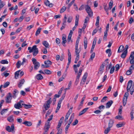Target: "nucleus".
Segmentation results:
<instances>
[{
	"label": "nucleus",
	"instance_id": "nucleus-57",
	"mask_svg": "<svg viewBox=\"0 0 134 134\" xmlns=\"http://www.w3.org/2000/svg\"><path fill=\"white\" fill-rule=\"evenodd\" d=\"M72 19V17L71 16H69L67 22L68 23H70Z\"/></svg>",
	"mask_w": 134,
	"mask_h": 134
},
{
	"label": "nucleus",
	"instance_id": "nucleus-11",
	"mask_svg": "<svg viewBox=\"0 0 134 134\" xmlns=\"http://www.w3.org/2000/svg\"><path fill=\"white\" fill-rule=\"evenodd\" d=\"M64 35L63 34V37H62V40L63 41L62 42V43L64 46H65V44L67 41L66 39V36L65 35H64Z\"/></svg>",
	"mask_w": 134,
	"mask_h": 134
},
{
	"label": "nucleus",
	"instance_id": "nucleus-40",
	"mask_svg": "<svg viewBox=\"0 0 134 134\" xmlns=\"http://www.w3.org/2000/svg\"><path fill=\"white\" fill-rule=\"evenodd\" d=\"M127 98H125V97H123V105L125 106L126 105L127 102Z\"/></svg>",
	"mask_w": 134,
	"mask_h": 134
},
{
	"label": "nucleus",
	"instance_id": "nucleus-53",
	"mask_svg": "<svg viewBox=\"0 0 134 134\" xmlns=\"http://www.w3.org/2000/svg\"><path fill=\"white\" fill-rule=\"evenodd\" d=\"M41 29V28H39L37 30L36 33L35 35L36 36H37L40 33Z\"/></svg>",
	"mask_w": 134,
	"mask_h": 134
},
{
	"label": "nucleus",
	"instance_id": "nucleus-5",
	"mask_svg": "<svg viewBox=\"0 0 134 134\" xmlns=\"http://www.w3.org/2000/svg\"><path fill=\"white\" fill-rule=\"evenodd\" d=\"M130 60V63L131 64L134 63V52H132L130 54L129 58Z\"/></svg>",
	"mask_w": 134,
	"mask_h": 134
},
{
	"label": "nucleus",
	"instance_id": "nucleus-31",
	"mask_svg": "<svg viewBox=\"0 0 134 134\" xmlns=\"http://www.w3.org/2000/svg\"><path fill=\"white\" fill-rule=\"evenodd\" d=\"M127 53V51H124V52L121 55V57L123 58H124L125 57Z\"/></svg>",
	"mask_w": 134,
	"mask_h": 134
},
{
	"label": "nucleus",
	"instance_id": "nucleus-2",
	"mask_svg": "<svg viewBox=\"0 0 134 134\" xmlns=\"http://www.w3.org/2000/svg\"><path fill=\"white\" fill-rule=\"evenodd\" d=\"M53 116V115L49 116V118L48 119L47 122L45 124V125L44 127V128L49 129L50 126V122L52 119Z\"/></svg>",
	"mask_w": 134,
	"mask_h": 134
},
{
	"label": "nucleus",
	"instance_id": "nucleus-14",
	"mask_svg": "<svg viewBox=\"0 0 134 134\" xmlns=\"http://www.w3.org/2000/svg\"><path fill=\"white\" fill-rule=\"evenodd\" d=\"M42 44L46 48H49L50 46L48 43L46 41H44L42 42Z\"/></svg>",
	"mask_w": 134,
	"mask_h": 134
},
{
	"label": "nucleus",
	"instance_id": "nucleus-27",
	"mask_svg": "<svg viewBox=\"0 0 134 134\" xmlns=\"http://www.w3.org/2000/svg\"><path fill=\"white\" fill-rule=\"evenodd\" d=\"M79 19V16L78 15H76V19L75 23V26H76L78 25V21Z\"/></svg>",
	"mask_w": 134,
	"mask_h": 134
},
{
	"label": "nucleus",
	"instance_id": "nucleus-25",
	"mask_svg": "<svg viewBox=\"0 0 134 134\" xmlns=\"http://www.w3.org/2000/svg\"><path fill=\"white\" fill-rule=\"evenodd\" d=\"M25 80L24 79H23L20 81L19 83L18 84V87L19 88H20L22 85L24 84Z\"/></svg>",
	"mask_w": 134,
	"mask_h": 134
},
{
	"label": "nucleus",
	"instance_id": "nucleus-9",
	"mask_svg": "<svg viewBox=\"0 0 134 134\" xmlns=\"http://www.w3.org/2000/svg\"><path fill=\"white\" fill-rule=\"evenodd\" d=\"M50 103H48V102H46V103L44 104L43 105V107L45 109V110H46L48 109L50 107Z\"/></svg>",
	"mask_w": 134,
	"mask_h": 134
},
{
	"label": "nucleus",
	"instance_id": "nucleus-33",
	"mask_svg": "<svg viewBox=\"0 0 134 134\" xmlns=\"http://www.w3.org/2000/svg\"><path fill=\"white\" fill-rule=\"evenodd\" d=\"M124 48V47L122 45H121L120 47H119L118 51V53H120L121 52L123 49Z\"/></svg>",
	"mask_w": 134,
	"mask_h": 134
},
{
	"label": "nucleus",
	"instance_id": "nucleus-38",
	"mask_svg": "<svg viewBox=\"0 0 134 134\" xmlns=\"http://www.w3.org/2000/svg\"><path fill=\"white\" fill-rule=\"evenodd\" d=\"M80 76L77 75L76 81L75 82V84L76 85H77L78 83Z\"/></svg>",
	"mask_w": 134,
	"mask_h": 134
},
{
	"label": "nucleus",
	"instance_id": "nucleus-13",
	"mask_svg": "<svg viewBox=\"0 0 134 134\" xmlns=\"http://www.w3.org/2000/svg\"><path fill=\"white\" fill-rule=\"evenodd\" d=\"M113 103L112 100H110L106 104V107L107 108H109L111 106Z\"/></svg>",
	"mask_w": 134,
	"mask_h": 134
},
{
	"label": "nucleus",
	"instance_id": "nucleus-19",
	"mask_svg": "<svg viewBox=\"0 0 134 134\" xmlns=\"http://www.w3.org/2000/svg\"><path fill=\"white\" fill-rule=\"evenodd\" d=\"M105 65V63H103L100 66L99 70V72H100L101 74H102L103 72V70L104 69Z\"/></svg>",
	"mask_w": 134,
	"mask_h": 134
},
{
	"label": "nucleus",
	"instance_id": "nucleus-46",
	"mask_svg": "<svg viewBox=\"0 0 134 134\" xmlns=\"http://www.w3.org/2000/svg\"><path fill=\"white\" fill-rule=\"evenodd\" d=\"M21 65V62L20 61H18L16 63V67L17 68H19Z\"/></svg>",
	"mask_w": 134,
	"mask_h": 134
},
{
	"label": "nucleus",
	"instance_id": "nucleus-32",
	"mask_svg": "<svg viewBox=\"0 0 134 134\" xmlns=\"http://www.w3.org/2000/svg\"><path fill=\"white\" fill-rule=\"evenodd\" d=\"M106 52L107 53H108V56L109 57L111 55V52L110 49H108L106 51Z\"/></svg>",
	"mask_w": 134,
	"mask_h": 134
},
{
	"label": "nucleus",
	"instance_id": "nucleus-64",
	"mask_svg": "<svg viewBox=\"0 0 134 134\" xmlns=\"http://www.w3.org/2000/svg\"><path fill=\"white\" fill-rule=\"evenodd\" d=\"M44 3L45 5L47 6H48L50 2L48 0H45L44 2Z\"/></svg>",
	"mask_w": 134,
	"mask_h": 134
},
{
	"label": "nucleus",
	"instance_id": "nucleus-26",
	"mask_svg": "<svg viewBox=\"0 0 134 134\" xmlns=\"http://www.w3.org/2000/svg\"><path fill=\"white\" fill-rule=\"evenodd\" d=\"M107 31L108 30L107 29L104 32V35L103 37V40L104 41H106V38L107 35Z\"/></svg>",
	"mask_w": 134,
	"mask_h": 134
},
{
	"label": "nucleus",
	"instance_id": "nucleus-61",
	"mask_svg": "<svg viewBox=\"0 0 134 134\" xmlns=\"http://www.w3.org/2000/svg\"><path fill=\"white\" fill-rule=\"evenodd\" d=\"M44 132H43V134H47L48 131L49 129L46 128H44Z\"/></svg>",
	"mask_w": 134,
	"mask_h": 134
},
{
	"label": "nucleus",
	"instance_id": "nucleus-35",
	"mask_svg": "<svg viewBox=\"0 0 134 134\" xmlns=\"http://www.w3.org/2000/svg\"><path fill=\"white\" fill-rule=\"evenodd\" d=\"M20 72V71L19 70L16 72L15 73V77L16 79H17L18 78V76L19 75V73Z\"/></svg>",
	"mask_w": 134,
	"mask_h": 134
},
{
	"label": "nucleus",
	"instance_id": "nucleus-28",
	"mask_svg": "<svg viewBox=\"0 0 134 134\" xmlns=\"http://www.w3.org/2000/svg\"><path fill=\"white\" fill-rule=\"evenodd\" d=\"M74 114H72L71 115V116L69 120V123L68 124H70L72 122L73 119L74 118Z\"/></svg>",
	"mask_w": 134,
	"mask_h": 134
},
{
	"label": "nucleus",
	"instance_id": "nucleus-18",
	"mask_svg": "<svg viewBox=\"0 0 134 134\" xmlns=\"http://www.w3.org/2000/svg\"><path fill=\"white\" fill-rule=\"evenodd\" d=\"M14 107L16 109H19L22 107V106L18 102L16 104H15L14 105Z\"/></svg>",
	"mask_w": 134,
	"mask_h": 134
},
{
	"label": "nucleus",
	"instance_id": "nucleus-34",
	"mask_svg": "<svg viewBox=\"0 0 134 134\" xmlns=\"http://www.w3.org/2000/svg\"><path fill=\"white\" fill-rule=\"evenodd\" d=\"M85 38H86V40L85 39L84 42V47L85 49H86L87 47V41L86 40V37H85Z\"/></svg>",
	"mask_w": 134,
	"mask_h": 134
},
{
	"label": "nucleus",
	"instance_id": "nucleus-42",
	"mask_svg": "<svg viewBox=\"0 0 134 134\" xmlns=\"http://www.w3.org/2000/svg\"><path fill=\"white\" fill-rule=\"evenodd\" d=\"M115 119H119V120L123 119V118L122 116L120 115H119L116 116L115 117Z\"/></svg>",
	"mask_w": 134,
	"mask_h": 134
},
{
	"label": "nucleus",
	"instance_id": "nucleus-62",
	"mask_svg": "<svg viewBox=\"0 0 134 134\" xmlns=\"http://www.w3.org/2000/svg\"><path fill=\"white\" fill-rule=\"evenodd\" d=\"M95 56V53H93L91 55V57L90 58V59H91L92 60L93 59Z\"/></svg>",
	"mask_w": 134,
	"mask_h": 134
},
{
	"label": "nucleus",
	"instance_id": "nucleus-21",
	"mask_svg": "<svg viewBox=\"0 0 134 134\" xmlns=\"http://www.w3.org/2000/svg\"><path fill=\"white\" fill-rule=\"evenodd\" d=\"M88 109V108H86L83 109L80 112L79 114V116H80L83 114L87 111Z\"/></svg>",
	"mask_w": 134,
	"mask_h": 134
},
{
	"label": "nucleus",
	"instance_id": "nucleus-24",
	"mask_svg": "<svg viewBox=\"0 0 134 134\" xmlns=\"http://www.w3.org/2000/svg\"><path fill=\"white\" fill-rule=\"evenodd\" d=\"M23 124H24L25 126H30L32 125V123L30 121H25L23 123Z\"/></svg>",
	"mask_w": 134,
	"mask_h": 134
},
{
	"label": "nucleus",
	"instance_id": "nucleus-56",
	"mask_svg": "<svg viewBox=\"0 0 134 134\" xmlns=\"http://www.w3.org/2000/svg\"><path fill=\"white\" fill-rule=\"evenodd\" d=\"M85 95L84 97H83L82 98V100H81V102H80V106H82V104H83V102L84 100L85 99Z\"/></svg>",
	"mask_w": 134,
	"mask_h": 134
},
{
	"label": "nucleus",
	"instance_id": "nucleus-50",
	"mask_svg": "<svg viewBox=\"0 0 134 134\" xmlns=\"http://www.w3.org/2000/svg\"><path fill=\"white\" fill-rule=\"evenodd\" d=\"M124 125V124L122 123H121L116 124V126L117 128H119L123 126Z\"/></svg>",
	"mask_w": 134,
	"mask_h": 134
},
{
	"label": "nucleus",
	"instance_id": "nucleus-49",
	"mask_svg": "<svg viewBox=\"0 0 134 134\" xmlns=\"http://www.w3.org/2000/svg\"><path fill=\"white\" fill-rule=\"evenodd\" d=\"M66 8L65 6H63L60 9V13H62L64 12L66 9Z\"/></svg>",
	"mask_w": 134,
	"mask_h": 134
},
{
	"label": "nucleus",
	"instance_id": "nucleus-63",
	"mask_svg": "<svg viewBox=\"0 0 134 134\" xmlns=\"http://www.w3.org/2000/svg\"><path fill=\"white\" fill-rule=\"evenodd\" d=\"M132 73V71L130 70H128L126 72V74L128 75H131Z\"/></svg>",
	"mask_w": 134,
	"mask_h": 134
},
{
	"label": "nucleus",
	"instance_id": "nucleus-23",
	"mask_svg": "<svg viewBox=\"0 0 134 134\" xmlns=\"http://www.w3.org/2000/svg\"><path fill=\"white\" fill-rule=\"evenodd\" d=\"M132 81L131 80H130L128 82L127 88L130 89L132 86Z\"/></svg>",
	"mask_w": 134,
	"mask_h": 134
},
{
	"label": "nucleus",
	"instance_id": "nucleus-48",
	"mask_svg": "<svg viewBox=\"0 0 134 134\" xmlns=\"http://www.w3.org/2000/svg\"><path fill=\"white\" fill-rule=\"evenodd\" d=\"M8 109H3L1 111V114L2 115H3L4 114V113L5 112H6L8 110Z\"/></svg>",
	"mask_w": 134,
	"mask_h": 134
},
{
	"label": "nucleus",
	"instance_id": "nucleus-30",
	"mask_svg": "<svg viewBox=\"0 0 134 134\" xmlns=\"http://www.w3.org/2000/svg\"><path fill=\"white\" fill-rule=\"evenodd\" d=\"M36 79L38 80H41L43 78L42 76L40 74H37L36 76Z\"/></svg>",
	"mask_w": 134,
	"mask_h": 134
},
{
	"label": "nucleus",
	"instance_id": "nucleus-60",
	"mask_svg": "<svg viewBox=\"0 0 134 134\" xmlns=\"http://www.w3.org/2000/svg\"><path fill=\"white\" fill-rule=\"evenodd\" d=\"M107 96L104 97L101 100V102H104L107 100Z\"/></svg>",
	"mask_w": 134,
	"mask_h": 134
},
{
	"label": "nucleus",
	"instance_id": "nucleus-36",
	"mask_svg": "<svg viewBox=\"0 0 134 134\" xmlns=\"http://www.w3.org/2000/svg\"><path fill=\"white\" fill-rule=\"evenodd\" d=\"M110 128L109 127L107 128L104 130V133L105 134H107L110 131Z\"/></svg>",
	"mask_w": 134,
	"mask_h": 134
},
{
	"label": "nucleus",
	"instance_id": "nucleus-55",
	"mask_svg": "<svg viewBox=\"0 0 134 134\" xmlns=\"http://www.w3.org/2000/svg\"><path fill=\"white\" fill-rule=\"evenodd\" d=\"M72 107H71L70 108V109H69V110L68 111L66 115H68L69 116H70V114H71V112L72 111Z\"/></svg>",
	"mask_w": 134,
	"mask_h": 134
},
{
	"label": "nucleus",
	"instance_id": "nucleus-7",
	"mask_svg": "<svg viewBox=\"0 0 134 134\" xmlns=\"http://www.w3.org/2000/svg\"><path fill=\"white\" fill-rule=\"evenodd\" d=\"M68 63L67 65V66H69L71 62V54L70 53V52L69 49H68Z\"/></svg>",
	"mask_w": 134,
	"mask_h": 134
},
{
	"label": "nucleus",
	"instance_id": "nucleus-17",
	"mask_svg": "<svg viewBox=\"0 0 134 134\" xmlns=\"http://www.w3.org/2000/svg\"><path fill=\"white\" fill-rule=\"evenodd\" d=\"M114 121L112 119H110L109 121V122L108 124V127L110 128H111L113 125L114 124Z\"/></svg>",
	"mask_w": 134,
	"mask_h": 134
},
{
	"label": "nucleus",
	"instance_id": "nucleus-6",
	"mask_svg": "<svg viewBox=\"0 0 134 134\" xmlns=\"http://www.w3.org/2000/svg\"><path fill=\"white\" fill-rule=\"evenodd\" d=\"M28 49L29 50V52L31 53L34 51H36L38 50V49L37 48L36 45L33 46L31 48V47H29L28 48Z\"/></svg>",
	"mask_w": 134,
	"mask_h": 134
},
{
	"label": "nucleus",
	"instance_id": "nucleus-41",
	"mask_svg": "<svg viewBox=\"0 0 134 134\" xmlns=\"http://www.w3.org/2000/svg\"><path fill=\"white\" fill-rule=\"evenodd\" d=\"M44 72L45 74H47L49 75L51 73V71L48 70H44Z\"/></svg>",
	"mask_w": 134,
	"mask_h": 134
},
{
	"label": "nucleus",
	"instance_id": "nucleus-12",
	"mask_svg": "<svg viewBox=\"0 0 134 134\" xmlns=\"http://www.w3.org/2000/svg\"><path fill=\"white\" fill-rule=\"evenodd\" d=\"M45 64H46L45 67L47 68L49 67V66L52 64V62L49 60L45 61L44 62Z\"/></svg>",
	"mask_w": 134,
	"mask_h": 134
},
{
	"label": "nucleus",
	"instance_id": "nucleus-51",
	"mask_svg": "<svg viewBox=\"0 0 134 134\" xmlns=\"http://www.w3.org/2000/svg\"><path fill=\"white\" fill-rule=\"evenodd\" d=\"M0 63L2 64H8V62L7 60H3L1 61Z\"/></svg>",
	"mask_w": 134,
	"mask_h": 134
},
{
	"label": "nucleus",
	"instance_id": "nucleus-16",
	"mask_svg": "<svg viewBox=\"0 0 134 134\" xmlns=\"http://www.w3.org/2000/svg\"><path fill=\"white\" fill-rule=\"evenodd\" d=\"M62 101H60V100H59L58 103L57 107L56 108L55 112L56 113H57L58 111L59 110V109L60 108L61 106V103Z\"/></svg>",
	"mask_w": 134,
	"mask_h": 134
},
{
	"label": "nucleus",
	"instance_id": "nucleus-47",
	"mask_svg": "<svg viewBox=\"0 0 134 134\" xmlns=\"http://www.w3.org/2000/svg\"><path fill=\"white\" fill-rule=\"evenodd\" d=\"M18 8V6L17 5H15V7H12L11 8H9V9L10 11H12L13 10L17 9Z\"/></svg>",
	"mask_w": 134,
	"mask_h": 134
},
{
	"label": "nucleus",
	"instance_id": "nucleus-59",
	"mask_svg": "<svg viewBox=\"0 0 134 134\" xmlns=\"http://www.w3.org/2000/svg\"><path fill=\"white\" fill-rule=\"evenodd\" d=\"M78 122V121L77 119H76L75 121L72 123V125L73 126H75L77 124Z\"/></svg>",
	"mask_w": 134,
	"mask_h": 134
},
{
	"label": "nucleus",
	"instance_id": "nucleus-39",
	"mask_svg": "<svg viewBox=\"0 0 134 134\" xmlns=\"http://www.w3.org/2000/svg\"><path fill=\"white\" fill-rule=\"evenodd\" d=\"M82 71V68H80L79 69V72L77 74V75L80 76L81 74Z\"/></svg>",
	"mask_w": 134,
	"mask_h": 134
},
{
	"label": "nucleus",
	"instance_id": "nucleus-22",
	"mask_svg": "<svg viewBox=\"0 0 134 134\" xmlns=\"http://www.w3.org/2000/svg\"><path fill=\"white\" fill-rule=\"evenodd\" d=\"M34 64V69L35 70L37 69L40 66V64L39 62H37L36 63Z\"/></svg>",
	"mask_w": 134,
	"mask_h": 134
},
{
	"label": "nucleus",
	"instance_id": "nucleus-20",
	"mask_svg": "<svg viewBox=\"0 0 134 134\" xmlns=\"http://www.w3.org/2000/svg\"><path fill=\"white\" fill-rule=\"evenodd\" d=\"M7 120L10 122H13L14 120V119L13 118V116L11 115L8 117L7 118Z\"/></svg>",
	"mask_w": 134,
	"mask_h": 134
},
{
	"label": "nucleus",
	"instance_id": "nucleus-29",
	"mask_svg": "<svg viewBox=\"0 0 134 134\" xmlns=\"http://www.w3.org/2000/svg\"><path fill=\"white\" fill-rule=\"evenodd\" d=\"M19 92L18 90H16V89H14V91L13 92V97L15 98L16 96V94L18 93Z\"/></svg>",
	"mask_w": 134,
	"mask_h": 134
},
{
	"label": "nucleus",
	"instance_id": "nucleus-8",
	"mask_svg": "<svg viewBox=\"0 0 134 134\" xmlns=\"http://www.w3.org/2000/svg\"><path fill=\"white\" fill-rule=\"evenodd\" d=\"M79 40H80V37H78L77 40L76 41V44H75V52H78L79 51H80L78 49V45L79 44Z\"/></svg>",
	"mask_w": 134,
	"mask_h": 134
},
{
	"label": "nucleus",
	"instance_id": "nucleus-1",
	"mask_svg": "<svg viewBox=\"0 0 134 134\" xmlns=\"http://www.w3.org/2000/svg\"><path fill=\"white\" fill-rule=\"evenodd\" d=\"M85 9L88 16L90 17H92L93 15V13L90 7L88 5H86Z\"/></svg>",
	"mask_w": 134,
	"mask_h": 134
},
{
	"label": "nucleus",
	"instance_id": "nucleus-15",
	"mask_svg": "<svg viewBox=\"0 0 134 134\" xmlns=\"http://www.w3.org/2000/svg\"><path fill=\"white\" fill-rule=\"evenodd\" d=\"M72 34L73 32L71 30H70V32L68 36L67 39V41L69 42L71 39V37L72 36Z\"/></svg>",
	"mask_w": 134,
	"mask_h": 134
},
{
	"label": "nucleus",
	"instance_id": "nucleus-54",
	"mask_svg": "<svg viewBox=\"0 0 134 134\" xmlns=\"http://www.w3.org/2000/svg\"><path fill=\"white\" fill-rule=\"evenodd\" d=\"M81 63V61L80 60L79 61V62H78V64L77 65H75V64L74 65H73V66H75V67H76V68L79 67Z\"/></svg>",
	"mask_w": 134,
	"mask_h": 134
},
{
	"label": "nucleus",
	"instance_id": "nucleus-52",
	"mask_svg": "<svg viewBox=\"0 0 134 134\" xmlns=\"http://www.w3.org/2000/svg\"><path fill=\"white\" fill-rule=\"evenodd\" d=\"M67 18L66 17V14H65L64 15V18L63 20V25H64L66 23V21Z\"/></svg>",
	"mask_w": 134,
	"mask_h": 134
},
{
	"label": "nucleus",
	"instance_id": "nucleus-10",
	"mask_svg": "<svg viewBox=\"0 0 134 134\" xmlns=\"http://www.w3.org/2000/svg\"><path fill=\"white\" fill-rule=\"evenodd\" d=\"M80 51H79L78 52H75L76 55V57L75 58V61L74 62V63H77V61L79 59V53H80Z\"/></svg>",
	"mask_w": 134,
	"mask_h": 134
},
{
	"label": "nucleus",
	"instance_id": "nucleus-45",
	"mask_svg": "<svg viewBox=\"0 0 134 134\" xmlns=\"http://www.w3.org/2000/svg\"><path fill=\"white\" fill-rule=\"evenodd\" d=\"M70 125V124H68L66 126L65 129V133H67V131L68 130L69 128V127Z\"/></svg>",
	"mask_w": 134,
	"mask_h": 134
},
{
	"label": "nucleus",
	"instance_id": "nucleus-3",
	"mask_svg": "<svg viewBox=\"0 0 134 134\" xmlns=\"http://www.w3.org/2000/svg\"><path fill=\"white\" fill-rule=\"evenodd\" d=\"M12 97L10 93H9L7 95L5 99L6 102L7 103H10Z\"/></svg>",
	"mask_w": 134,
	"mask_h": 134
},
{
	"label": "nucleus",
	"instance_id": "nucleus-44",
	"mask_svg": "<svg viewBox=\"0 0 134 134\" xmlns=\"http://www.w3.org/2000/svg\"><path fill=\"white\" fill-rule=\"evenodd\" d=\"M24 107L26 109H28L31 108L32 107V105H27L26 104H24Z\"/></svg>",
	"mask_w": 134,
	"mask_h": 134
},
{
	"label": "nucleus",
	"instance_id": "nucleus-58",
	"mask_svg": "<svg viewBox=\"0 0 134 134\" xmlns=\"http://www.w3.org/2000/svg\"><path fill=\"white\" fill-rule=\"evenodd\" d=\"M75 0H73L71 1L70 3L68 5V9H69V8L70 7V6L72 4L74 3Z\"/></svg>",
	"mask_w": 134,
	"mask_h": 134
},
{
	"label": "nucleus",
	"instance_id": "nucleus-43",
	"mask_svg": "<svg viewBox=\"0 0 134 134\" xmlns=\"http://www.w3.org/2000/svg\"><path fill=\"white\" fill-rule=\"evenodd\" d=\"M99 20V17L98 16L97 18L96 21V26H98Z\"/></svg>",
	"mask_w": 134,
	"mask_h": 134
},
{
	"label": "nucleus",
	"instance_id": "nucleus-4",
	"mask_svg": "<svg viewBox=\"0 0 134 134\" xmlns=\"http://www.w3.org/2000/svg\"><path fill=\"white\" fill-rule=\"evenodd\" d=\"M14 127L13 124H12L11 126V127L9 126H8L6 127V130L9 132H14Z\"/></svg>",
	"mask_w": 134,
	"mask_h": 134
},
{
	"label": "nucleus",
	"instance_id": "nucleus-37",
	"mask_svg": "<svg viewBox=\"0 0 134 134\" xmlns=\"http://www.w3.org/2000/svg\"><path fill=\"white\" fill-rule=\"evenodd\" d=\"M113 2L112 0H111V1L109 3V7L108 8V9L110 10L112 7L113 5Z\"/></svg>",
	"mask_w": 134,
	"mask_h": 134
}]
</instances>
